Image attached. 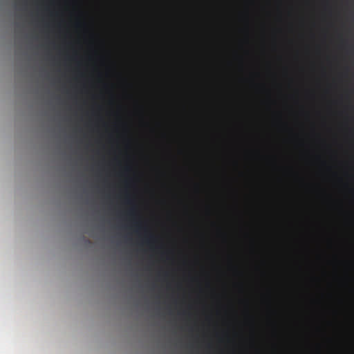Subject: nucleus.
Wrapping results in <instances>:
<instances>
[{"label":"nucleus","instance_id":"1","mask_svg":"<svg viewBox=\"0 0 354 354\" xmlns=\"http://www.w3.org/2000/svg\"><path fill=\"white\" fill-rule=\"evenodd\" d=\"M93 66H354V65L299 64H93Z\"/></svg>","mask_w":354,"mask_h":354},{"label":"nucleus","instance_id":"2","mask_svg":"<svg viewBox=\"0 0 354 354\" xmlns=\"http://www.w3.org/2000/svg\"><path fill=\"white\" fill-rule=\"evenodd\" d=\"M338 47L341 51L346 54H354V45L348 44L347 41L345 39L341 41Z\"/></svg>","mask_w":354,"mask_h":354},{"label":"nucleus","instance_id":"3","mask_svg":"<svg viewBox=\"0 0 354 354\" xmlns=\"http://www.w3.org/2000/svg\"><path fill=\"white\" fill-rule=\"evenodd\" d=\"M87 51L89 54L95 55L97 53L98 49L93 45H91L88 47Z\"/></svg>","mask_w":354,"mask_h":354},{"label":"nucleus","instance_id":"4","mask_svg":"<svg viewBox=\"0 0 354 354\" xmlns=\"http://www.w3.org/2000/svg\"><path fill=\"white\" fill-rule=\"evenodd\" d=\"M67 51L72 53L73 54H77V50L74 44H69L67 47Z\"/></svg>","mask_w":354,"mask_h":354},{"label":"nucleus","instance_id":"5","mask_svg":"<svg viewBox=\"0 0 354 354\" xmlns=\"http://www.w3.org/2000/svg\"><path fill=\"white\" fill-rule=\"evenodd\" d=\"M129 214L131 216H136V208L134 207H131V209H130V210L129 212Z\"/></svg>","mask_w":354,"mask_h":354},{"label":"nucleus","instance_id":"6","mask_svg":"<svg viewBox=\"0 0 354 354\" xmlns=\"http://www.w3.org/2000/svg\"><path fill=\"white\" fill-rule=\"evenodd\" d=\"M154 241V237L152 235H150L149 237L147 238L146 242L149 243Z\"/></svg>","mask_w":354,"mask_h":354},{"label":"nucleus","instance_id":"7","mask_svg":"<svg viewBox=\"0 0 354 354\" xmlns=\"http://www.w3.org/2000/svg\"><path fill=\"white\" fill-rule=\"evenodd\" d=\"M90 69H120V68H92ZM237 69H246V68H237ZM268 69H273V68H268Z\"/></svg>","mask_w":354,"mask_h":354},{"label":"nucleus","instance_id":"8","mask_svg":"<svg viewBox=\"0 0 354 354\" xmlns=\"http://www.w3.org/2000/svg\"><path fill=\"white\" fill-rule=\"evenodd\" d=\"M136 225L139 229H142V225L140 223H136Z\"/></svg>","mask_w":354,"mask_h":354},{"label":"nucleus","instance_id":"9","mask_svg":"<svg viewBox=\"0 0 354 354\" xmlns=\"http://www.w3.org/2000/svg\"><path fill=\"white\" fill-rule=\"evenodd\" d=\"M127 203L129 204V205H132L133 204L132 199H131V198L127 199Z\"/></svg>","mask_w":354,"mask_h":354}]
</instances>
